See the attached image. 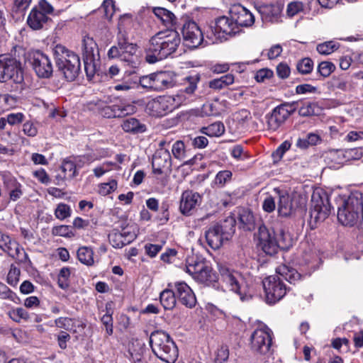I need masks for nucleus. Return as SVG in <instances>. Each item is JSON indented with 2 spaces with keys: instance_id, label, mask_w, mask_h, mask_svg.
<instances>
[{
  "instance_id": "412c9836",
  "label": "nucleus",
  "mask_w": 363,
  "mask_h": 363,
  "mask_svg": "<svg viewBox=\"0 0 363 363\" xmlns=\"http://www.w3.org/2000/svg\"><path fill=\"white\" fill-rule=\"evenodd\" d=\"M229 14L236 23L238 28L250 27L255 23L252 13L241 4L233 5L230 9Z\"/></svg>"
},
{
  "instance_id": "1a4fd4ad",
  "label": "nucleus",
  "mask_w": 363,
  "mask_h": 363,
  "mask_svg": "<svg viewBox=\"0 0 363 363\" xmlns=\"http://www.w3.org/2000/svg\"><path fill=\"white\" fill-rule=\"evenodd\" d=\"M12 80L21 83L23 80L21 63L16 58L0 56V82Z\"/></svg>"
},
{
  "instance_id": "37998d69",
  "label": "nucleus",
  "mask_w": 363,
  "mask_h": 363,
  "mask_svg": "<svg viewBox=\"0 0 363 363\" xmlns=\"http://www.w3.org/2000/svg\"><path fill=\"white\" fill-rule=\"evenodd\" d=\"M224 131L225 127L221 122H216L202 128V132L211 137L220 136Z\"/></svg>"
},
{
  "instance_id": "13d9d810",
  "label": "nucleus",
  "mask_w": 363,
  "mask_h": 363,
  "mask_svg": "<svg viewBox=\"0 0 363 363\" xmlns=\"http://www.w3.org/2000/svg\"><path fill=\"white\" fill-rule=\"evenodd\" d=\"M229 357V350L225 345L220 346L216 354L215 362L216 363H224L228 360Z\"/></svg>"
},
{
  "instance_id": "bf43d9fd",
  "label": "nucleus",
  "mask_w": 363,
  "mask_h": 363,
  "mask_svg": "<svg viewBox=\"0 0 363 363\" xmlns=\"http://www.w3.org/2000/svg\"><path fill=\"white\" fill-rule=\"evenodd\" d=\"M55 324L57 328L69 330L73 325V320L68 317H60L55 320Z\"/></svg>"
},
{
  "instance_id": "4c0bfd02",
  "label": "nucleus",
  "mask_w": 363,
  "mask_h": 363,
  "mask_svg": "<svg viewBox=\"0 0 363 363\" xmlns=\"http://www.w3.org/2000/svg\"><path fill=\"white\" fill-rule=\"evenodd\" d=\"M234 81V75L232 74H227L220 78L210 81L209 87L213 89H221L227 86L233 84Z\"/></svg>"
},
{
  "instance_id": "6e6552de",
  "label": "nucleus",
  "mask_w": 363,
  "mask_h": 363,
  "mask_svg": "<svg viewBox=\"0 0 363 363\" xmlns=\"http://www.w3.org/2000/svg\"><path fill=\"white\" fill-rule=\"evenodd\" d=\"M298 101L283 103L276 106L270 114L267 115L268 129L275 131L281 127L296 110Z\"/></svg>"
},
{
  "instance_id": "052dcab7",
  "label": "nucleus",
  "mask_w": 363,
  "mask_h": 363,
  "mask_svg": "<svg viewBox=\"0 0 363 363\" xmlns=\"http://www.w3.org/2000/svg\"><path fill=\"white\" fill-rule=\"evenodd\" d=\"M232 177V172L228 170L219 172L215 178V183L216 184L223 185L227 182L230 181Z\"/></svg>"
},
{
  "instance_id": "4be33fe9",
  "label": "nucleus",
  "mask_w": 363,
  "mask_h": 363,
  "mask_svg": "<svg viewBox=\"0 0 363 363\" xmlns=\"http://www.w3.org/2000/svg\"><path fill=\"white\" fill-rule=\"evenodd\" d=\"M219 273L221 281L229 290L240 294V281L242 280L241 274L225 266L219 267Z\"/></svg>"
},
{
  "instance_id": "9d476101",
  "label": "nucleus",
  "mask_w": 363,
  "mask_h": 363,
  "mask_svg": "<svg viewBox=\"0 0 363 363\" xmlns=\"http://www.w3.org/2000/svg\"><path fill=\"white\" fill-rule=\"evenodd\" d=\"M263 287L268 303H275L281 300L286 294V287L281 278L272 275L263 280Z\"/></svg>"
},
{
  "instance_id": "2f4dec72",
  "label": "nucleus",
  "mask_w": 363,
  "mask_h": 363,
  "mask_svg": "<svg viewBox=\"0 0 363 363\" xmlns=\"http://www.w3.org/2000/svg\"><path fill=\"white\" fill-rule=\"evenodd\" d=\"M277 274L285 279L291 284H296V283L301 280L302 276L298 271L292 267L286 265H280L276 269Z\"/></svg>"
},
{
  "instance_id": "3c124183",
  "label": "nucleus",
  "mask_w": 363,
  "mask_h": 363,
  "mask_svg": "<svg viewBox=\"0 0 363 363\" xmlns=\"http://www.w3.org/2000/svg\"><path fill=\"white\" fill-rule=\"evenodd\" d=\"M335 69V65L328 61L321 62L318 66V72L323 77H329Z\"/></svg>"
},
{
  "instance_id": "39448f33",
  "label": "nucleus",
  "mask_w": 363,
  "mask_h": 363,
  "mask_svg": "<svg viewBox=\"0 0 363 363\" xmlns=\"http://www.w3.org/2000/svg\"><path fill=\"white\" fill-rule=\"evenodd\" d=\"M331 206L328 194L321 189L313 191L311 195L309 224L311 228L323 222L330 215Z\"/></svg>"
},
{
  "instance_id": "9b49d317",
  "label": "nucleus",
  "mask_w": 363,
  "mask_h": 363,
  "mask_svg": "<svg viewBox=\"0 0 363 363\" xmlns=\"http://www.w3.org/2000/svg\"><path fill=\"white\" fill-rule=\"evenodd\" d=\"M29 62L40 78L48 79L52 77L53 67L47 55L39 50L34 51L29 54Z\"/></svg>"
},
{
  "instance_id": "a18cd8bd",
  "label": "nucleus",
  "mask_w": 363,
  "mask_h": 363,
  "mask_svg": "<svg viewBox=\"0 0 363 363\" xmlns=\"http://www.w3.org/2000/svg\"><path fill=\"white\" fill-rule=\"evenodd\" d=\"M61 169L65 178L72 179L77 175L76 164L69 158L63 160Z\"/></svg>"
},
{
  "instance_id": "0eeeda50",
  "label": "nucleus",
  "mask_w": 363,
  "mask_h": 363,
  "mask_svg": "<svg viewBox=\"0 0 363 363\" xmlns=\"http://www.w3.org/2000/svg\"><path fill=\"white\" fill-rule=\"evenodd\" d=\"M82 57L86 77L91 80L96 72L99 60V48L92 38H84L82 41Z\"/></svg>"
},
{
  "instance_id": "e2e57ef3",
  "label": "nucleus",
  "mask_w": 363,
  "mask_h": 363,
  "mask_svg": "<svg viewBox=\"0 0 363 363\" xmlns=\"http://www.w3.org/2000/svg\"><path fill=\"white\" fill-rule=\"evenodd\" d=\"M303 4L298 1H294L289 4L287 6L286 13L289 16H294L296 15L299 11L303 10Z\"/></svg>"
},
{
  "instance_id": "ddd939ff",
  "label": "nucleus",
  "mask_w": 363,
  "mask_h": 363,
  "mask_svg": "<svg viewBox=\"0 0 363 363\" xmlns=\"http://www.w3.org/2000/svg\"><path fill=\"white\" fill-rule=\"evenodd\" d=\"M211 30L216 39L222 41L240 33V28H238L230 16H221L217 18L215 26L211 27Z\"/></svg>"
},
{
  "instance_id": "5701e85b",
  "label": "nucleus",
  "mask_w": 363,
  "mask_h": 363,
  "mask_svg": "<svg viewBox=\"0 0 363 363\" xmlns=\"http://www.w3.org/2000/svg\"><path fill=\"white\" fill-rule=\"evenodd\" d=\"M136 109L133 104H113L101 107L100 113L107 118H122L135 113Z\"/></svg>"
},
{
  "instance_id": "f257e3e1",
  "label": "nucleus",
  "mask_w": 363,
  "mask_h": 363,
  "mask_svg": "<svg viewBox=\"0 0 363 363\" xmlns=\"http://www.w3.org/2000/svg\"><path fill=\"white\" fill-rule=\"evenodd\" d=\"M181 39L174 30H165L157 33L149 40L145 48V60L150 64L167 58L179 47Z\"/></svg>"
},
{
  "instance_id": "a211bd4d",
  "label": "nucleus",
  "mask_w": 363,
  "mask_h": 363,
  "mask_svg": "<svg viewBox=\"0 0 363 363\" xmlns=\"http://www.w3.org/2000/svg\"><path fill=\"white\" fill-rule=\"evenodd\" d=\"M0 248L13 259H18L21 262H30L28 254L24 251L18 242L12 240L9 235L2 236L0 241Z\"/></svg>"
},
{
  "instance_id": "7ed1b4c3",
  "label": "nucleus",
  "mask_w": 363,
  "mask_h": 363,
  "mask_svg": "<svg viewBox=\"0 0 363 363\" xmlns=\"http://www.w3.org/2000/svg\"><path fill=\"white\" fill-rule=\"evenodd\" d=\"M150 345L153 353L162 361L174 363L178 357V349L169 335L162 330L152 332Z\"/></svg>"
},
{
  "instance_id": "49530a36",
  "label": "nucleus",
  "mask_w": 363,
  "mask_h": 363,
  "mask_svg": "<svg viewBox=\"0 0 363 363\" xmlns=\"http://www.w3.org/2000/svg\"><path fill=\"white\" fill-rule=\"evenodd\" d=\"M339 48V44L334 41H326L318 44L317 51L321 55H330Z\"/></svg>"
},
{
  "instance_id": "e433bc0d",
  "label": "nucleus",
  "mask_w": 363,
  "mask_h": 363,
  "mask_svg": "<svg viewBox=\"0 0 363 363\" xmlns=\"http://www.w3.org/2000/svg\"><path fill=\"white\" fill-rule=\"evenodd\" d=\"M77 254V258L81 263L86 266H92L94 264V252L91 247H81L78 249Z\"/></svg>"
},
{
  "instance_id": "6e6d98bb",
  "label": "nucleus",
  "mask_w": 363,
  "mask_h": 363,
  "mask_svg": "<svg viewBox=\"0 0 363 363\" xmlns=\"http://www.w3.org/2000/svg\"><path fill=\"white\" fill-rule=\"evenodd\" d=\"M52 234L55 236H62L70 238L73 233L70 231L69 226L61 225L55 226L52 229Z\"/></svg>"
},
{
  "instance_id": "4d7b16f0",
  "label": "nucleus",
  "mask_w": 363,
  "mask_h": 363,
  "mask_svg": "<svg viewBox=\"0 0 363 363\" xmlns=\"http://www.w3.org/2000/svg\"><path fill=\"white\" fill-rule=\"evenodd\" d=\"M277 243L279 245V249L288 250L291 246V240L288 235L281 231L279 238H277Z\"/></svg>"
},
{
  "instance_id": "603ef678",
  "label": "nucleus",
  "mask_w": 363,
  "mask_h": 363,
  "mask_svg": "<svg viewBox=\"0 0 363 363\" xmlns=\"http://www.w3.org/2000/svg\"><path fill=\"white\" fill-rule=\"evenodd\" d=\"M71 215L70 207L65 203H59L55 211V216L59 220H64Z\"/></svg>"
},
{
  "instance_id": "338daca9",
  "label": "nucleus",
  "mask_w": 363,
  "mask_h": 363,
  "mask_svg": "<svg viewBox=\"0 0 363 363\" xmlns=\"http://www.w3.org/2000/svg\"><path fill=\"white\" fill-rule=\"evenodd\" d=\"M34 8L38 9L41 12L45 13L46 16L54 11L53 6L46 0H40L38 5Z\"/></svg>"
},
{
  "instance_id": "72a5a7b5",
  "label": "nucleus",
  "mask_w": 363,
  "mask_h": 363,
  "mask_svg": "<svg viewBox=\"0 0 363 363\" xmlns=\"http://www.w3.org/2000/svg\"><path fill=\"white\" fill-rule=\"evenodd\" d=\"M121 127L125 132L134 134L142 133L146 130L145 125L140 123V121L135 118H130L125 120Z\"/></svg>"
},
{
  "instance_id": "79ce46f5",
  "label": "nucleus",
  "mask_w": 363,
  "mask_h": 363,
  "mask_svg": "<svg viewBox=\"0 0 363 363\" xmlns=\"http://www.w3.org/2000/svg\"><path fill=\"white\" fill-rule=\"evenodd\" d=\"M239 220L244 230H252L255 228V218L250 211L243 210L239 215Z\"/></svg>"
},
{
  "instance_id": "bb28decb",
  "label": "nucleus",
  "mask_w": 363,
  "mask_h": 363,
  "mask_svg": "<svg viewBox=\"0 0 363 363\" xmlns=\"http://www.w3.org/2000/svg\"><path fill=\"white\" fill-rule=\"evenodd\" d=\"M153 91H161L172 87L174 80L172 73L169 72H159L152 73Z\"/></svg>"
},
{
  "instance_id": "cd10ccee",
  "label": "nucleus",
  "mask_w": 363,
  "mask_h": 363,
  "mask_svg": "<svg viewBox=\"0 0 363 363\" xmlns=\"http://www.w3.org/2000/svg\"><path fill=\"white\" fill-rule=\"evenodd\" d=\"M341 205L350 210L355 211L358 214L363 216V194L359 191H354L345 199Z\"/></svg>"
},
{
  "instance_id": "7c9ffc66",
  "label": "nucleus",
  "mask_w": 363,
  "mask_h": 363,
  "mask_svg": "<svg viewBox=\"0 0 363 363\" xmlns=\"http://www.w3.org/2000/svg\"><path fill=\"white\" fill-rule=\"evenodd\" d=\"M295 211V208L292 204V199L288 194L279 195L278 203V213L280 216L288 217L291 216Z\"/></svg>"
},
{
  "instance_id": "6ab92c4d",
  "label": "nucleus",
  "mask_w": 363,
  "mask_h": 363,
  "mask_svg": "<svg viewBox=\"0 0 363 363\" xmlns=\"http://www.w3.org/2000/svg\"><path fill=\"white\" fill-rule=\"evenodd\" d=\"M251 345L253 350L260 354H266L272 345V336L269 329H257L251 336Z\"/></svg>"
},
{
  "instance_id": "c85d7f7f",
  "label": "nucleus",
  "mask_w": 363,
  "mask_h": 363,
  "mask_svg": "<svg viewBox=\"0 0 363 363\" xmlns=\"http://www.w3.org/2000/svg\"><path fill=\"white\" fill-rule=\"evenodd\" d=\"M282 11L279 4H268L260 7L259 13L264 21L277 23L279 21Z\"/></svg>"
},
{
  "instance_id": "f03ea898",
  "label": "nucleus",
  "mask_w": 363,
  "mask_h": 363,
  "mask_svg": "<svg viewBox=\"0 0 363 363\" xmlns=\"http://www.w3.org/2000/svg\"><path fill=\"white\" fill-rule=\"evenodd\" d=\"M53 52L57 70L67 81H74L80 72L79 57L62 45H57Z\"/></svg>"
},
{
  "instance_id": "09e8293b",
  "label": "nucleus",
  "mask_w": 363,
  "mask_h": 363,
  "mask_svg": "<svg viewBox=\"0 0 363 363\" xmlns=\"http://www.w3.org/2000/svg\"><path fill=\"white\" fill-rule=\"evenodd\" d=\"M315 108H318L316 103L306 102L299 108L298 114L303 117L313 116L315 114Z\"/></svg>"
},
{
  "instance_id": "dca6fc26",
  "label": "nucleus",
  "mask_w": 363,
  "mask_h": 363,
  "mask_svg": "<svg viewBox=\"0 0 363 363\" xmlns=\"http://www.w3.org/2000/svg\"><path fill=\"white\" fill-rule=\"evenodd\" d=\"M172 160L168 149H157L152 156V172L162 175L172 171Z\"/></svg>"
},
{
  "instance_id": "423d86ee",
  "label": "nucleus",
  "mask_w": 363,
  "mask_h": 363,
  "mask_svg": "<svg viewBox=\"0 0 363 363\" xmlns=\"http://www.w3.org/2000/svg\"><path fill=\"white\" fill-rule=\"evenodd\" d=\"M138 50L136 44L129 42L127 34L119 31L117 35V43L108 50L107 55L109 59H118L121 61L133 63V57Z\"/></svg>"
},
{
  "instance_id": "864d4df0",
  "label": "nucleus",
  "mask_w": 363,
  "mask_h": 363,
  "mask_svg": "<svg viewBox=\"0 0 363 363\" xmlns=\"http://www.w3.org/2000/svg\"><path fill=\"white\" fill-rule=\"evenodd\" d=\"M21 271L14 264H11L7 275V282L12 286H16L19 281Z\"/></svg>"
},
{
  "instance_id": "a878e982",
  "label": "nucleus",
  "mask_w": 363,
  "mask_h": 363,
  "mask_svg": "<svg viewBox=\"0 0 363 363\" xmlns=\"http://www.w3.org/2000/svg\"><path fill=\"white\" fill-rule=\"evenodd\" d=\"M176 294L179 301L187 308L196 306V298L191 289L184 282L175 284Z\"/></svg>"
},
{
  "instance_id": "b1692460",
  "label": "nucleus",
  "mask_w": 363,
  "mask_h": 363,
  "mask_svg": "<svg viewBox=\"0 0 363 363\" xmlns=\"http://www.w3.org/2000/svg\"><path fill=\"white\" fill-rule=\"evenodd\" d=\"M200 202L201 196L199 193L185 191L182 194L179 210L183 215L189 216Z\"/></svg>"
},
{
  "instance_id": "2eb2a0df",
  "label": "nucleus",
  "mask_w": 363,
  "mask_h": 363,
  "mask_svg": "<svg viewBox=\"0 0 363 363\" xmlns=\"http://www.w3.org/2000/svg\"><path fill=\"white\" fill-rule=\"evenodd\" d=\"M177 105L178 103H176L173 96H162L150 101L147 104V108L152 116L162 117L173 111Z\"/></svg>"
},
{
  "instance_id": "c03bdc74",
  "label": "nucleus",
  "mask_w": 363,
  "mask_h": 363,
  "mask_svg": "<svg viewBox=\"0 0 363 363\" xmlns=\"http://www.w3.org/2000/svg\"><path fill=\"white\" fill-rule=\"evenodd\" d=\"M172 153L173 157L182 161L186 157V147L182 140H177L172 146Z\"/></svg>"
},
{
  "instance_id": "8fccbe9b",
  "label": "nucleus",
  "mask_w": 363,
  "mask_h": 363,
  "mask_svg": "<svg viewBox=\"0 0 363 363\" xmlns=\"http://www.w3.org/2000/svg\"><path fill=\"white\" fill-rule=\"evenodd\" d=\"M9 317L15 322L19 323L21 320H28L30 316L28 311L23 308H17L9 311Z\"/></svg>"
},
{
  "instance_id": "393cba45",
  "label": "nucleus",
  "mask_w": 363,
  "mask_h": 363,
  "mask_svg": "<svg viewBox=\"0 0 363 363\" xmlns=\"http://www.w3.org/2000/svg\"><path fill=\"white\" fill-rule=\"evenodd\" d=\"M338 221L345 226H354L362 223L363 216L358 214L355 211L350 210L348 208L340 204L337 211Z\"/></svg>"
},
{
  "instance_id": "774afa93",
  "label": "nucleus",
  "mask_w": 363,
  "mask_h": 363,
  "mask_svg": "<svg viewBox=\"0 0 363 363\" xmlns=\"http://www.w3.org/2000/svg\"><path fill=\"white\" fill-rule=\"evenodd\" d=\"M23 131L26 135L30 137H34L38 133V130L35 125L30 121H27L23 124Z\"/></svg>"
},
{
  "instance_id": "c756f323",
  "label": "nucleus",
  "mask_w": 363,
  "mask_h": 363,
  "mask_svg": "<svg viewBox=\"0 0 363 363\" xmlns=\"http://www.w3.org/2000/svg\"><path fill=\"white\" fill-rule=\"evenodd\" d=\"M50 18L38 9L33 8L28 15L27 23L33 30H40Z\"/></svg>"
},
{
  "instance_id": "69168bd1",
  "label": "nucleus",
  "mask_w": 363,
  "mask_h": 363,
  "mask_svg": "<svg viewBox=\"0 0 363 363\" xmlns=\"http://www.w3.org/2000/svg\"><path fill=\"white\" fill-rule=\"evenodd\" d=\"M273 76V72L269 69H261L255 74V79L258 82H262L266 79H269Z\"/></svg>"
},
{
  "instance_id": "f8f14e48",
  "label": "nucleus",
  "mask_w": 363,
  "mask_h": 363,
  "mask_svg": "<svg viewBox=\"0 0 363 363\" xmlns=\"http://www.w3.org/2000/svg\"><path fill=\"white\" fill-rule=\"evenodd\" d=\"M186 272L201 283H211L216 279V275L211 267L205 263L188 258L185 265Z\"/></svg>"
},
{
  "instance_id": "0e129e2a",
  "label": "nucleus",
  "mask_w": 363,
  "mask_h": 363,
  "mask_svg": "<svg viewBox=\"0 0 363 363\" xmlns=\"http://www.w3.org/2000/svg\"><path fill=\"white\" fill-rule=\"evenodd\" d=\"M277 74L281 79H286L290 74V67L285 62H280L277 66Z\"/></svg>"
},
{
  "instance_id": "20e7f679",
  "label": "nucleus",
  "mask_w": 363,
  "mask_h": 363,
  "mask_svg": "<svg viewBox=\"0 0 363 363\" xmlns=\"http://www.w3.org/2000/svg\"><path fill=\"white\" fill-rule=\"evenodd\" d=\"M235 219L228 216L206 231L205 236L208 245L214 250L219 249L225 242L228 241L235 230Z\"/></svg>"
},
{
  "instance_id": "f704fd0d",
  "label": "nucleus",
  "mask_w": 363,
  "mask_h": 363,
  "mask_svg": "<svg viewBox=\"0 0 363 363\" xmlns=\"http://www.w3.org/2000/svg\"><path fill=\"white\" fill-rule=\"evenodd\" d=\"M145 351L144 345L136 341L129 347L128 358L133 363H144L143 360Z\"/></svg>"
},
{
  "instance_id": "58836bf2",
  "label": "nucleus",
  "mask_w": 363,
  "mask_h": 363,
  "mask_svg": "<svg viewBox=\"0 0 363 363\" xmlns=\"http://www.w3.org/2000/svg\"><path fill=\"white\" fill-rule=\"evenodd\" d=\"M115 79L116 84L113 86V89L116 91H128L130 89H135L138 87V83L133 81L130 78L123 77Z\"/></svg>"
},
{
  "instance_id": "aec40b11",
  "label": "nucleus",
  "mask_w": 363,
  "mask_h": 363,
  "mask_svg": "<svg viewBox=\"0 0 363 363\" xmlns=\"http://www.w3.org/2000/svg\"><path fill=\"white\" fill-rule=\"evenodd\" d=\"M135 233L130 230L128 225L121 226V230L118 228L113 229L108 234L110 244L115 248H122L123 246L130 244L135 239Z\"/></svg>"
},
{
  "instance_id": "de8ad7c7",
  "label": "nucleus",
  "mask_w": 363,
  "mask_h": 363,
  "mask_svg": "<svg viewBox=\"0 0 363 363\" xmlns=\"http://www.w3.org/2000/svg\"><path fill=\"white\" fill-rule=\"evenodd\" d=\"M296 68L302 74H309L313 70V62L309 57L303 58L297 63Z\"/></svg>"
},
{
  "instance_id": "680f3d73",
  "label": "nucleus",
  "mask_w": 363,
  "mask_h": 363,
  "mask_svg": "<svg viewBox=\"0 0 363 363\" xmlns=\"http://www.w3.org/2000/svg\"><path fill=\"white\" fill-rule=\"evenodd\" d=\"M153 77L152 73L148 75H144L140 77L139 84L144 89L149 91H153Z\"/></svg>"
},
{
  "instance_id": "c9c22d12",
  "label": "nucleus",
  "mask_w": 363,
  "mask_h": 363,
  "mask_svg": "<svg viewBox=\"0 0 363 363\" xmlns=\"http://www.w3.org/2000/svg\"><path fill=\"white\" fill-rule=\"evenodd\" d=\"M176 293L170 289H164L160 293V303L165 310H172L176 306Z\"/></svg>"
},
{
  "instance_id": "5fc2aeb1",
  "label": "nucleus",
  "mask_w": 363,
  "mask_h": 363,
  "mask_svg": "<svg viewBox=\"0 0 363 363\" xmlns=\"http://www.w3.org/2000/svg\"><path fill=\"white\" fill-rule=\"evenodd\" d=\"M117 188L116 180H111L108 183L101 184L99 186V193L102 196H106L114 191Z\"/></svg>"
},
{
  "instance_id": "ea45409f",
  "label": "nucleus",
  "mask_w": 363,
  "mask_h": 363,
  "mask_svg": "<svg viewBox=\"0 0 363 363\" xmlns=\"http://www.w3.org/2000/svg\"><path fill=\"white\" fill-rule=\"evenodd\" d=\"M200 80L199 74H194L189 76L184 79V88L181 90V93H186L189 95H191L195 91L197 84Z\"/></svg>"
},
{
  "instance_id": "473e14b6",
  "label": "nucleus",
  "mask_w": 363,
  "mask_h": 363,
  "mask_svg": "<svg viewBox=\"0 0 363 363\" xmlns=\"http://www.w3.org/2000/svg\"><path fill=\"white\" fill-rule=\"evenodd\" d=\"M152 12L165 26L173 27L176 25L177 18L170 11L162 7H155Z\"/></svg>"
},
{
  "instance_id": "a19ab883",
  "label": "nucleus",
  "mask_w": 363,
  "mask_h": 363,
  "mask_svg": "<svg viewBox=\"0 0 363 363\" xmlns=\"http://www.w3.org/2000/svg\"><path fill=\"white\" fill-rule=\"evenodd\" d=\"M345 161L359 160L363 157V147H355L337 151Z\"/></svg>"
},
{
  "instance_id": "f3484780",
  "label": "nucleus",
  "mask_w": 363,
  "mask_h": 363,
  "mask_svg": "<svg viewBox=\"0 0 363 363\" xmlns=\"http://www.w3.org/2000/svg\"><path fill=\"white\" fill-rule=\"evenodd\" d=\"M182 35L186 46L196 48L203 42V35L194 21H187L182 27Z\"/></svg>"
},
{
  "instance_id": "4468645a",
  "label": "nucleus",
  "mask_w": 363,
  "mask_h": 363,
  "mask_svg": "<svg viewBox=\"0 0 363 363\" xmlns=\"http://www.w3.org/2000/svg\"><path fill=\"white\" fill-rule=\"evenodd\" d=\"M257 238V245L264 253L274 255L278 252L279 245L277 243V237L273 230L261 225L258 230Z\"/></svg>"
}]
</instances>
